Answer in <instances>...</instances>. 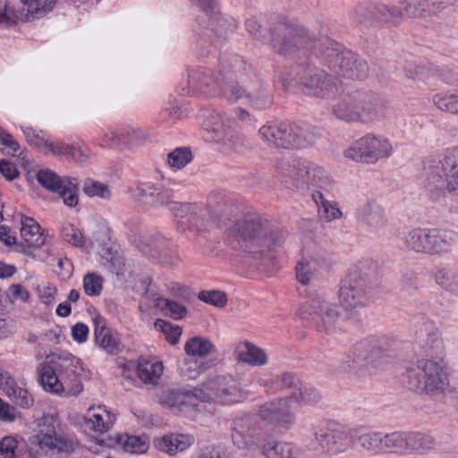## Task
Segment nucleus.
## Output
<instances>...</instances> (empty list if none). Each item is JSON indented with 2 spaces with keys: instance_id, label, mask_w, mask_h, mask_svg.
<instances>
[{
  "instance_id": "f257e3e1",
  "label": "nucleus",
  "mask_w": 458,
  "mask_h": 458,
  "mask_svg": "<svg viewBox=\"0 0 458 458\" xmlns=\"http://www.w3.org/2000/svg\"><path fill=\"white\" fill-rule=\"evenodd\" d=\"M245 27L257 40L288 58L293 57L313 39L308 28L285 18L267 21L264 15L259 14L247 19Z\"/></svg>"
},
{
  "instance_id": "f03ea898",
  "label": "nucleus",
  "mask_w": 458,
  "mask_h": 458,
  "mask_svg": "<svg viewBox=\"0 0 458 458\" xmlns=\"http://www.w3.org/2000/svg\"><path fill=\"white\" fill-rule=\"evenodd\" d=\"M310 34L313 38L311 44L302 47L297 55L307 56L311 50V55L319 64L336 75L357 80L368 76L369 65L364 59L327 36H318L311 30Z\"/></svg>"
},
{
  "instance_id": "7ed1b4c3",
  "label": "nucleus",
  "mask_w": 458,
  "mask_h": 458,
  "mask_svg": "<svg viewBox=\"0 0 458 458\" xmlns=\"http://www.w3.org/2000/svg\"><path fill=\"white\" fill-rule=\"evenodd\" d=\"M310 34L313 38L311 44L302 47L297 55L307 56L311 50V55L319 64L336 75L357 80L368 76L369 65L364 59L327 36H318L311 30Z\"/></svg>"
},
{
  "instance_id": "20e7f679",
  "label": "nucleus",
  "mask_w": 458,
  "mask_h": 458,
  "mask_svg": "<svg viewBox=\"0 0 458 458\" xmlns=\"http://www.w3.org/2000/svg\"><path fill=\"white\" fill-rule=\"evenodd\" d=\"M285 234L258 214L247 215L228 228V240L234 249L261 256L269 254L273 247L280 245Z\"/></svg>"
},
{
  "instance_id": "39448f33",
  "label": "nucleus",
  "mask_w": 458,
  "mask_h": 458,
  "mask_svg": "<svg viewBox=\"0 0 458 458\" xmlns=\"http://www.w3.org/2000/svg\"><path fill=\"white\" fill-rule=\"evenodd\" d=\"M354 428L336 420H315L304 428L301 443L315 456L333 457L353 447Z\"/></svg>"
},
{
  "instance_id": "423d86ee",
  "label": "nucleus",
  "mask_w": 458,
  "mask_h": 458,
  "mask_svg": "<svg viewBox=\"0 0 458 458\" xmlns=\"http://www.w3.org/2000/svg\"><path fill=\"white\" fill-rule=\"evenodd\" d=\"M81 360L70 352L52 353L47 361L38 367L43 388L53 394L78 395L83 389Z\"/></svg>"
},
{
  "instance_id": "0eeeda50",
  "label": "nucleus",
  "mask_w": 458,
  "mask_h": 458,
  "mask_svg": "<svg viewBox=\"0 0 458 458\" xmlns=\"http://www.w3.org/2000/svg\"><path fill=\"white\" fill-rule=\"evenodd\" d=\"M140 200L151 208L166 207L177 219L182 232L191 226L201 228L206 223V209L197 203L174 200V191L154 182H142L137 187Z\"/></svg>"
},
{
  "instance_id": "6e6552de",
  "label": "nucleus",
  "mask_w": 458,
  "mask_h": 458,
  "mask_svg": "<svg viewBox=\"0 0 458 458\" xmlns=\"http://www.w3.org/2000/svg\"><path fill=\"white\" fill-rule=\"evenodd\" d=\"M294 56L303 57L295 55ZM311 50L306 56L308 61L292 65L281 77L284 86L290 89H295L302 93L321 98L335 97L340 92L336 79L318 68L311 62Z\"/></svg>"
},
{
  "instance_id": "1a4fd4ad",
  "label": "nucleus",
  "mask_w": 458,
  "mask_h": 458,
  "mask_svg": "<svg viewBox=\"0 0 458 458\" xmlns=\"http://www.w3.org/2000/svg\"><path fill=\"white\" fill-rule=\"evenodd\" d=\"M321 137L322 131L317 126L288 121H268L258 131L259 140L276 149L305 148Z\"/></svg>"
},
{
  "instance_id": "9d476101",
  "label": "nucleus",
  "mask_w": 458,
  "mask_h": 458,
  "mask_svg": "<svg viewBox=\"0 0 458 458\" xmlns=\"http://www.w3.org/2000/svg\"><path fill=\"white\" fill-rule=\"evenodd\" d=\"M285 187L295 191H310L312 199L332 196L335 183L322 166L305 159H294L281 173Z\"/></svg>"
},
{
  "instance_id": "9b49d317",
  "label": "nucleus",
  "mask_w": 458,
  "mask_h": 458,
  "mask_svg": "<svg viewBox=\"0 0 458 458\" xmlns=\"http://www.w3.org/2000/svg\"><path fill=\"white\" fill-rule=\"evenodd\" d=\"M428 0H411L398 4H369L358 5L353 13L355 22L364 28H379L385 23L399 25L404 18L428 15Z\"/></svg>"
},
{
  "instance_id": "f8f14e48",
  "label": "nucleus",
  "mask_w": 458,
  "mask_h": 458,
  "mask_svg": "<svg viewBox=\"0 0 458 458\" xmlns=\"http://www.w3.org/2000/svg\"><path fill=\"white\" fill-rule=\"evenodd\" d=\"M257 421L254 416L247 414L233 420L232 440L240 449H252L259 447L266 458H298L301 448L293 443L267 438L259 442L254 435Z\"/></svg>"
},
{
  "instance_id": "ddd939ff",
  "label": "nucleus",
  "mask_w": 458,
  "mask_h": 458,
  "mask_svg": "<svg viewBox=\"0 0 458 458\" xmlns=\"http://www.w3.org/2000/svg\"><path fill=\"white\" fill-rule=\"evenodd\" d=\"M403 384L411 391L436 397L444 394L450 384L444 359H420L406 367Z\"/></svg>"
},
{
  "instance_id": "4468645a",
  "label": "nucleus",
  "mask_w": 458,
  "mask_h": 458,
  "mask_svg": "<svg viewBox=\"0 0 458 458\" xmlns=\"http://www.w3.org/2000/svg\"><path fill=\"white\" fill-rule=\"evenodd\" d=\"M386 109V101L377 93L359 89L343 96L334 106L333 113L340 120L364 123L378 120Z\"/></svg>"
},
{
  "instance_id": "2eb2a0df",
  "label": "nucleus",
  "mask_w": 458,
  "mask_h": 458,
  "mask_svg": "<svg viewBox=\"0 0 458 458\" xmlns=\"http://www.w3.org/2000/svg\"><path fill=\"white\" fill-rule=\"evenodd\" d=\"M424 186L432 199L445 191L458 195V148L448 149L424 166Z\"/></svg>"
},
{
  "instance_id": "dca6fc26",
  "label": "nucleus",
  "mask_w": 458,
  "mask_h": 458,
  "mask_svg": "<svg viewBox=\"0 0 458 458\" xmlns=\"http://www.w3.org/2000/svg\"><path fill=\"white\" fill-rule=\"evenodd\" d=\"M224 98L230 103H242L259 111L269 109L274 103L268 84L255 72L248 78H241L236 84H227Z\"/></svg>"
},
{
  "instance_id": "f3484780",
  "label": "nucleus",
  "mask_w": 458,
  "mask_h": 458,
  "mask_svg": "<svg viewBox=\"0 0 458 458\" xmlns=\"http://www.w3.org/2000/svg\"><path fill=\"white\" fill-rule=\"evenodd\" d=\"M376 277V268L370 263L360 262L343 281L339 300L348 309L366 306Z\"/></svg>"
},
{
  "instance_id": "a211bd4d",
  "label": "nucleus",
  "mask_w": 458,
  "mask_h": 458,
  "mask_svg": "<svg viewBox=\"0 0 458 458\" xmlns=\"http://www.w3.org/2000/svg\"><path fill=\"white\" fill-rule=\"evenodd\" d=\"M299 317L317 332L332 335L339 329L341 311L337 304L327 301L322 295L316 294L301 305Z\"/></svg>"
},
{
  "instance_id": "6ab92c4d",
  "label": "nucleus",
  "mask_w": 458,
  "mask_h": 458,
  "mask_svg": "<svg viewBox=\"0 0 458 458\" xmlns=\"http://www.w3.org/2000/svg\"><path fill=\"white\" fill-rule=\"evenodd\" d=\"M396 348L394 339L382 335L374 336L357 343L352 350V359L348 357L343 361L345 371H353L358 369L376 366L377 361L387 357Z\"/></svg>"
},
{
  "instance_id": "aec40b11",
  "label": "nucleus",
  "mask_w": 458,
  "mask_h": 458,
  "mask_svg": "<svg viewBox=\"0 0 458 458\" xmlns=\"http://www.w3.org/2000/svg\"><path fill=\"white\" fill-rule=\"evenodd\" d=\"M199 402H216L221 404L238 403L245 399L237 381L230 375H218L208 378L202 388L196 387Z\"/></svg>"
},
{
  "instance_id": "412c9836",
  "label": "nucleus",
  "mask_w": 458,
  "mask_h": 458,
  "mask_svg": "<svg viewBox=\"0 0 458 458\" xmlns=\"http://www.w3.org/2000/svg\"><path fill=\"white\" fill-rule=\"evenodd\" d=\"M233 121L216 111H211L204 121L208 139L220 145V149L228 154L242 147L239 135L233 130Z\"/></svg>"
},
{
  "instance_id": "4be33fe9",
  "label": "nucleus",
  "mask_w": 458,
  "mask_h": 458,
  "mask_svg": "<svg viewBox=\"0 0 458 458\" xmlns=\"http://www.w3.org/2000/svg\"><path fill=\"white\" fill-rule=\"evenodd\" d=\"M392 151V145L387 139L368 133L353 142L345 150L344 156L356 162L374 164L388 157Z\"/></svg>"
},
{
  "instance_id": "5701e85b",
  "label": "nucleus",
  "mask_w": 458,
  "mask_h": 458,
  "mask_svg": "<svg viewBox=\"0 0 458 458\" xmlns=\"http://www.w3.org/2000/svg\"><path fill=\"white\" fill-rule=\"evenodd\" d=\"M56 420L52 415H44L38 420V433L34 436L40 449L48 456L54 457L61 454H70L74 451V443L66 437L58 435L55 431Z\"/></svg>"
},
{
  "instance_id": "b1692460",
  "label": "nucleus",
  "mask_w": 458,
  "mask_h": 458,
  "mask_svg": "<svg viewBox=\"0 0 458 458\" xmlns=\"http://www.w3.org/2000/svg\"><path fill=\"white\" fill-rule=\"evenodd\" d=\"M37 180L43 188L59 193L67 207L74 208L77 206L79 199L76 179L61 178L54 171L46 169L38 172Z\"/></svg>"
},
{
  "instance_id": "393cba45",
  "label": "nucleus",
  "mask_w": 458,
  "mask_h": 458,
  "mask_svg": "<svg viewBox=\"0 0 458 458\" xmlns=\"http://www.w3.org/2000/svg\"><path fill=\"white\" fill-rule=\"evenodd\" d=\"M258 415L266 424L288 428L295 421V413L289 396L276 398L261 404Z\"/></svg>"
},
{
  "instance_id": "a878e982",
  "label": "nucleus",
  "mask_w": 458,
  "mask_h": 458,
  "mask_svg": "<svg viewBox=\"0 0 458 458\" xmlns=\"http://www.w3.org/2000/svg\"><path fill=\"white\" fill-rule=\"evenodd\" d=\"M415 341L427 359H444L445 344L439 328L428 319H423L415 333Z\"/></svg>"
},
{
  "instance_id": "bb28decb",
  "label": "nucleus",
  "mask_w": 458,
  "mask_h": 458,
  "mask_svg": "<svg viewBox=\"0 0 458 458\" xmlns=\"http://www.w3.org/2000/svg\"><path fill=\"white\" fill-rule=\"evenodd\" d=\"M136 246L144 256L164 266L169 267L174 263L170 253V242L158 233L140 236Z\"/></svg>"
},
{
  "instance_id": "cd10ccee",
  "label": "nucleus",
  "mask_w": 458,
  "mask_h": 458,
  "mask_svg": "<svg viewBox=\"0 0 458 458\" xmlns=\"http://www.w3.org/2000/svg\"><path fill=\"white\" fill-rule=\"evenodd\" d=\"M200 205V203H198ZM206 209L205 216L207 218L205 225L201 228L191 226L186 228V231L190 232H199L206 229L207 225L210 220L224 221L230 220L231 216H235L238 212V208L233 204L232 200L225 194L213 193L208 199V207L201 204Z\"/></svg>"
},
{
  "instance_id": "c85d7f7f",
  "label": "nucleus",
  "mask_w": 458,
  "mask_h": 458,
  "mask_svg": "<svg viewBox=\"0 0 458 458\" xmlns=\"http://www.w3.org/2000/svg\"><path fill=\"white\" fill-rule=\"evenodd\" d=\"M250 72H254L250 66L247 69L245 60L239 55H223L219 59V77L222 78L221 94L224 97V89L227 84H236L241 78H248Z\"/></svg>"
},
{
  "instance_id": "c756f323",
  "label": "nucleus",
  "mask_w": 458,
  "mask_h": 458,
  "mask_svg": "<svg viewBox=\"0 0 458 458\" xmlns=\"http://www.w3.org/2000/svg\"><path fill=\"white\" fill-rule=\"evenodd\" d=\"M189 87L193 94L213 97L221 93L222 78L215 75L210 68L199 67L189 74Z\"/></svg>"
},
{
  "instance_id": "7c9ffc66",
  "label": "nucleus",
  "mask_w": 458,
  "mask_h": 458,
  "mask_svg": "<svg viewBox=\"0 0 458 458\" xmlns=\"http://www.w3.org/2000/svg\"><path fill=\"white\" fill-rule=\"evenodd\" d=\"M196 388L186 390L182 388H170L165 390L159 396V403L163 407L175 409L180 412L187 413L195 411L199 399L195 394Z\"/></svg>"
},
{
  "instance_id": "2f4dec72",
  "label": "nucleus",
  "mask_w": 458,
  "mask_h": 458,
  "mask_svg": "<svg viewBox=\"0 0 458 458\" xmlns=\"http://www.w3.org/2000/svg\"><path fill=\"white\" fill-rule=\"evenodd\" d=\"M400 248L408 253L432 256L431 228L416 227L400 238Z\"/></svg>"
},
{
  "instance_id": "473e14b6",
  "label": "nucleus",
  "mask_w": 458,
  "mask_h": 458,
  "mask_svg": "<svg viewBox=\"0 0 458 458\" xmlns=\"http://www.w3.org/2000/svg\"><path fill=\"white\" fill-rule=\"evenodd\" d=\"M98 443L108 448L121 447L124 452L131 454H143L148 448V443L141 437L119 433L98 439Z\"/></svg>"
},
{
  "instance_id": "72a5a7b5",
  "label": "nucleus",
  "mask_w": 458,
  "mask_h": 458,
  "mask_svg": "<svg viewBox=\"0 0 458 458\" xmlns=\"http://www.w3.org/2000/svg\"><path fill=\"white\" fill-rule=\"evenodd\" d=\"M94 326L96 344L108 354H117L121 351V341L117 332L106 327L102 317L94 318Z\"/></svg>"
},
{
  "instance_id": "f704fd0d",
  "label": "nucleus",
  "mask_w": 458,
  "mask_h": 458,
  "mask_svg": "<svg viewBox=\"0 0 458 458\" xmlns=\"http://www.w3.org/2000/svg\"><path fill=\"white\" fill-rule=\"evenodd\" d=\"M438 442L429 432L407 430V455H425L437 450Z\"/></svg>"
},
{
  "instance_id": "c9c22d12",
  "label": "nucleus",
  "mask_w": 458,
  "mask_h": 458,
  "mask_svg": "<svg viewBox=\"0 0 458 458\" xmlns=\"http://www.w3.org/2000/svg\"><path fill=\"white\" fill-rule=\"evenodd\" d=\"M356 216L363 224L375 228H382L387 223L384 208L374 199L360 204Z\"/></svg>"
},
{
  "instance_id": "e433bc0d",
  "label": "nucleus",
  "mask_w": 458,
  "mask_h": 458,
  "mask_svg": "<svg viewBox=\"0 0 458 458\" xmlns=\"http://www.w3.org/2000/svg\"><path fill=\"white\" fill-rule=\"evenodd\" d=\"M458 244V232L447 228H431L432 256L450 253Z\"/></svg>"
},
{
  "instance_id": "4c0bfd02",
  "label": "nucleus",
  "mask_w": 458,
  "mask_h": 458,
  "mask_svg": "<svg viewBox=\"0 0 458 458\" xmlns=\"http://www.w3.org/2000/svg\"><path fill=\"white\" fill-rule=\"evenodd\" d=\"M384 431L366 430L362 428H354L353 445H358L364 451L382 454Z\"/></svg>"
},
{
  "instance_id": "58836bf2",
  "label": "nucleus",
  "mask_w": 458,
  "mask_h": 458,
  "mask_svg": "<svg viewBox=\"0 0 458 458\" xmlns=\"http://www.w3.org/2000/svg\"><path fill=\"white\" fill-rule=\"evenodd\" d=\"M382 454L407 455V430L384 432Z\"/></svg>"
},
{
  "instance_id": "ea45409f",
  "label": "nucleus",
  "mask_w": 458,
  "mask_h": 458,
  "mask_svg": "<svg viewBox=\"0 0 458 458\" xmlns=\"http://www.w3.org/2000/svg\"><path fill=\"white\" fill-rule=\"evenodd\" d=\"M115 420L116 417L114 414L100 408L98 409V411L90 409L84 416L86 427L98 434L107 432Z\"/></svg>"
},
{
  "instance_id": "a19ab883",
  "label": "nucleus",
  "mask_w": 458,
  "mask_h": 458,
  "mask_svg": "<svg viewBox=\"0 0 458 458\" xmlns=\"http://www.w3.org/2000/svg\"><path fill=\"white\" fill-rule=\"evenodd\" d=\"M434 280L441 289L458 297V267L446 265L437 268L434 274Z\"/></svg>"
},
{
  "instance_id": "79ce46f5",
  "label": "nucleus",
  "mask_w": 458,
  "mask_h": 458,
  "mask_svg": "<svg viewBox=\"0 0 458 458\" xmlns=\"http://www.w3.org/2000/svg\"><path fill=\"white\" fill-rule=\"evenodd\" d=\"M43 150L45 153L50 152L55 156H64L67 159L77 163H84L88 160V155L80 148L64 142L54 143L47 140Z\"/></svg>"
},
{
  "instance_id": "37998d69",
  "label": "nucleus",
  "mask_w": 458,
  "mask_h": 458,
  "mask_svg": "<svg viewBox=\"0 0 458 458\" xmlns=\"http://www.w3.org/2000/svg\"><path fill=\"white\" fill-rule=\"evenodd\" d=\"M21 235L28 248L38 249L44 245L46 237L40 233L39 225L31 217L21 219Z\"/></svg>"
},
{
  "instance_id": "c03bdc74",
  "label": "nucleus",
  "mask_w": 458,
  "mask_h": 458,
  "mask_svg": "<svg viewBox=\"0 0 458 458\" xmlns=\"http://www.w3.org/2000/svg\"><path fill=\"white\" fill-rule=\"evenodd\" d=\"M300 384L301 380L294 373L284 371L277 374L274 378L266 380L263 385L274 392L291 390L293 393L297 390Z\"/></svg>"
},
{
  "instance_id": "a18cd8bd",
  "label": "nucleus",
  "mask_w": 458,
  "mask_h": 458,
  "mask_svg": "<svg viewBox=\"0 0 458 458\" xmlns=\"http://www.w3.org/2000/svg\"><path fill=\"white\" fill-rule=\"evenodd\" d=\"M191 445V437L182 434L165 435L157 442L159 450L169 454L183 451Z\"/></svg>"
},
{
  "instance_id": "49530a36",
  "label": "nucleus",
  "mask_w": 458,
  "mask_h": 458,
  "mask_svg": "<svg viewBox=\"0 0 458 458\" xmlns=\"http://www.w3.org/2000/svg\"><path fill=\"white\" fill-rule=\"evenodd\" d=\"M186 354L191 358H203L216 352L215 345L207 338L194 336L190 338L185 345Z\"/></svg>"
},
{
  "instance_id": "de8ad7c7",
  "label": "nucleus",
  "mask_w": 458,
  "mask_h": 458,
  "mask_svg": "<svg viewBox=\"0 0 458 458\" xmlns=\"http://www.w3.org/2000/svg\"><path fill=\"white\" fill-rule=\"evenodd\" d=\"M238 360L251 366H263L267 362V356L263 349L246 342L244 350L238 352Z\"/></svg>"
},
{
  "instance_id": "09e8293b",
  "label": "nucleus",
  "mask_w": 458,
  "mask_h": 458,
  "mask_svg": "<svg viewBox=\"0 0 458 458\" xmlns=\"http://www.w3.org/2000/svg\"><path fill=\"white\" fill-rule=\"evenodd\" d=\"M137 375L145 384H156L163 373V365L161 362L142 360L137 366Z\"/></svg>"
},
{
  "instance_id": "8fccbe9b",
  "label": "nucleus",
  "mask_w": 458,
  "mask_h": 458,
  "mask_svg": "<svg viewBox=\"0 0 458 458\" xmlns=\"http://www.w3.org/2000/svg\"><path fill=\"white\" fill-rule=\"evenodd\" d=\"M26 6L28 19H39L50 13L57 0H20Z\"/></svg>"
},
{
  "instance_id": "3c124183",
  "label": "nucleus",
  "mask_w": 458,
  "mask_h": 458,
  "mask_svg": "<svg viewBox=\"0 0 458 458\" xmlns=\"http://www.w3.org/2000/svg\"><path fill=\"white\" fill-rule=\"evenodd\" d=\"M289 397L292 403H297L300 405H313L321 399V395L316 388L301 382L297 390L293 392Z\"/></svg>"
},
{
  "instance_id": "603ef678",
  "label": "nucleus",
  "mask_w": 458,
  "mask_h": 458,
  "mask_svg": "<svg viewBox=\"0 0 458 458\" xmlns=\"http://www.w3.org/2000/svg\"><path fill=\"white\" fill-rule=\"evenodd\" d=\"M215 365V360H185L181 366V374L188 379H195Z\"/></svg>"
},
{
  "instance_id": "864d4df0",
  "label": "nucleus",
  "mask_w": 458,
  "mask_h": 458,
  "mask_svg": "<svg viewBox=\"0 0 458 458\" xmlns=\"http://www.w3.org/2000/svg\"><path fill=\"white\" fill-rule=\"evenodd\" d=\"M331 196H323V199H313L316 203L318 215L327 222L338 219L342 216V212L337 207L336 202L329 199Z\"/></svg>"
},
{
  "instance_id": "5fc2aeb1",
  "label": "nucleus",
  "mask_w": 458,
  "mask_h": 458,
  "mask_svg": "<svg viewBox=\"0 0 458 458\" xmlns=\"http://www.w3.org/2000/svg\"><path fill=\"white\" fill-rule=\"evenodd\" d=\"M192 159V152L188 147L176 148L167 155V164L174 170L184 168Z\"/></svg>"
},
{
  "instance_id": "6e6d98bb",
  "label": "nucleus",
  "mask_w": 458,
  "mask_h": 458,
  "mask_svg": "<svg viewBox=\"0 0 458 458\" xmlns=\"http://www.w3.org/2000/svg\"><path fill=\"white\" fill-rule=\"evenodd\" d=\"M407 78L428 82L431 77L438 76V70L432 65H408L404 68Z\"/></svg>"
},
{
  "instance_id": "4d7b16f0",
  "label": "nucleus",
  "mask_w": 458,
  "mask_h": 458,
  "mask_svg": "<svg viewBox=\"0 0 458 458\" xmlns=\"http://www.w3.org/2000/svg\"><path fill=\"white\" fill-rule=\"evenodd\" d=\"M82 191L90 198L98 197L103 199H109L112 195L107 184L91 178H88L84 181Z\"/></svg>"
},
{
  "instance_id": "13d9d810",
  "label": "nucleus",
  "mask_w": 458,
  "mask_h": 458,
  "mask_svg": "<svg viewBox=\"0 0 458 458\" xmlns=\"http://www.w3.org/2000/svg\"><path fill=\"white\" fill-rule=\"evenodd\" d=\"M434 105L441 111L458 113V95L448 92L437 93L433 97Z\"/></svg>"
},
{
  "instance_id": "bf43d9fd",
  "label": "nucleus",
  "mask_w": 458,
  "mask_h": 458,
  "mask_svg": "<svg viewBox=\"0 0 458 458\" xmlns=\"http://www.w3.org/2000/svg\"><path fill=\"white\" fill-rule=\"evenodd\" d=\"M209 25L211 26V29H207L205 31H203L201 38L202 42H199L201 47H203V45L208 42L206 37L210 38L211 33L216 34V38H220L225 36L230 30V24L228 23L227 20L221 16L212 18Z\"/></svg>"
},
{
  "instance_id": "052dcab7",
  "label": "nucleus",
  "mask_w": 458,
  "mask_h": 458,
  "mask_svg": "<svg viewBox=\"0 0 458 458\" xmlns=\"http://www.w3.org/2000/svg\"><path fill=\"white\" fill-rule=\"evenodd\" d=\"M154 327L157 330L163 332L165 335L166 340L173 345L179 343L182 335V328L168 321L158 318L155 321Z\"/></svg>"
},
{
  "instance_id": "680f3d73",
  "label": "nucleus",
  "mask_w": 458,
  "mask_h": 458,
  "mask_svg": "<svg viewBox=\"0 0 458 458\" xmlns=\"http://www.w3.org/2000/svg\"><path fill=\"white\" fill-rule=\"evenodd\" d=\"M6 395L21 408H30L34 403L32 394L27 389L19 387L17 384Z\"/></svg>"
},
{
  "instance_id": "e2e57ef3",
  "label": "nucleus",
  "mask_w": 458,
  "mask_h": 458,
  "mask_svg": "<svg viewBox=\"0 0 458 458\" xmlns=\"http://www.w3.org/2000/svg\"><path fill=\"white\" fill-rule=\"evenodd\" d=\"M159 306L166 315L175 320L182 318L187 313V309L184 305L172 300L162 299L159 301Z\"/></svg>"
},
{
  "instance_id": "0e129e2a",
  "label": "nucleus",
  "mask_w": 458,
  "mask_h": 458,
  "mask_svg": "<svg viewBox=\"0 0 458 458\" xmlns=\"http://www.w3.org/2000/svg\"><path fill=\"white\" fill-rule=\"evenodd\" d=\"M198 298L206 303L218 308H223L227 303L226 294L224 292L216 290L201 291L199 293Z\"/></svg>"
},
{
  "instance_id": "69168bd1",
  "label": "nucleus",
  "mask_w": 458,
  "mask_h": 458,
  "mask_svg": "<svg viewBox=\"0 0 458 458\" xmlns=\"http://www.w3.org/2000/svg\"><path fill=\"white\" fill-rule=\"evenodd\" d=\"M62 235L64 241L75 247H82L85 243L82 233L72 224L63 226Z\"/></svg>"
},
{
  "instance_id": "338daca9",
  "label": "nucleus",
  "mask_w": 458,
  "mask_h": 458,
  "mask_svg": "<svg viewBox=\"0 0 458 458\" xmlns=\"http://www.w3.org/2000/svg\"><path fill=\"white\" fill-rule=\"evenodd\" d=\"M83 288L86 294L98 296L102 290V278L95 273L87 274L83 279Z\"/></svg>"
},
{
  "instance_id": "774afa93",
  "label": "nucleus",
  "mask_w": 458,
  "mask_h": 458,
  "mask_svg": "<svg viewBox=\"0 0 458 458\" xmlns=\"http://www.w3.org/2000/svg\"><path fill=\"white\" fill-rule=\"evenodd\" d=\"M146 134L140 130L125 128L121 129L122 145L135 146L145 140Z\"/></svg>"
}]
</instances>
